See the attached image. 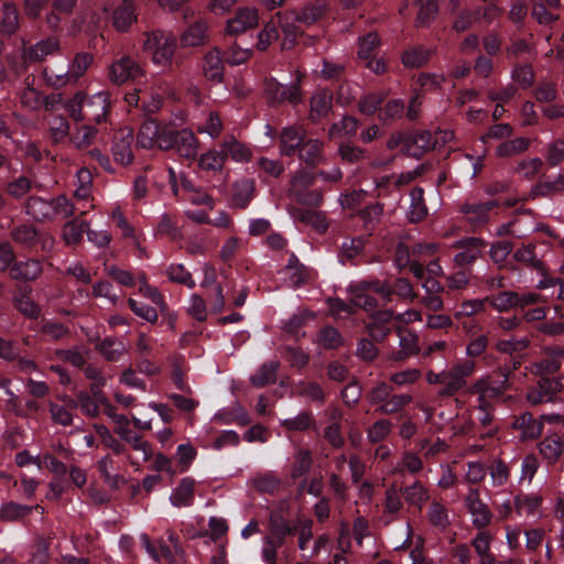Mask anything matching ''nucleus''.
<instances>
[{"label":"nucleus","mask_w":564,"mask_h":564,"mask_svg":"<svg viewBox=\"0 0 564 564\" xmlns=\"http://www.w3.org/2000/svg\"><path fill=\"white\" fill-rule=\"evenodd\" d=\"M26 213L36 221H45L57 216L70 217L76 213V209L75 205L64 195L54 199L32 196L26 203Z\"/></svg>","instance_id":"obj_1"},{"label":"nucleus","mask_w":564,"mask_h":564,"mask_svg":"<svg viewBox=\"0 0 564 564\" xmlns=\"http://www.w3.org/2000/svg\"><path fill=\"white\" fill-rule=\"evenodd\" d=\"M143 51L150 55L152 63L156 66L166 67L171 65L175 48V36L162 30H155L145 34Z\"/></svg>","instance_id":"obj_2"},{"label":"nucleus","mask_w":564,"mask_h":564,"mask_svg":"<svg viewBox=\"0 0 564 564\" xmlns=\"http://www.w3.org/2000/svg\"><path fill=\"white\" fill-rule=\"evenodd\" d=\"M476 370L473 360H463L444 370L443 388L440 391L442 397H452L467 386V378Z\"/></svg>","instance_id":"obj_3"},{"label":"nucleus","mask_w":564,"mask_h":564,"mask_svg":"<svg viewBox=\"0 0 564 564\" xmlns=\"http://www.w3.org/2000/svg\"><path fill=\"white\" fill-rule=\"evenodd\" d=\"M541 354V359L528 367L531 375L543 377L561 370L564 360V346L547 345L542 348Z\"/></svg>","instance_id":"obj_4"},{"label":"nucleus","mask_w":564,"mask_h":564,"mask_svg":"<svg viewBox=\"0 0 564 564\" xmlns=\"http://www.w3.org/2000/svg\"><path fill=\"white\" fill-rule=\"evenodd\" d=\"M264 94L271 105H280L284 101L299 104L302 100L300 77L290 85H282L273 78L267 79L264 82Z\"/></svg>","instance_id":"obj_5"},{"label":"nucleus","mask_w":564,"mask_h":564,"mask_svg":"<svg viewBox=\"0 0 564 564\" xmlns=\"http://www.w3.org/2000/svg\"><path fill=\"white\" fill-rule=\"evenodd\" d=\"M144 75L141 65L130 56H122L109 66L108 78L116 85L134 80Z\"/></svg>","instance_id":"obj_6"},{"label":"nucleus","mask_w":564,"mask_h":564,"mask_svg":"<svg viewBox=\"0 0 564 564\" xmlns=\"http://www.w3.org/2000/svg\"><path fill=\"white\" fill-rule=\"evenodd\" d=\"M563 383L560 378L541 377L527 393V400L532 404L554 402L557 393L562 390Z\"/></svg>","instance_id":"obj_7"},{"label":"nucleus","mask_w":564,"mask_h":564,"mask_svg":"<svg viewBox=\"0 0 564 564\" xmlns=\"http://www.w3.org/2000/svg\"><path fill=\"white\" fill-rule=\"evenodd\" d=\"M314 174L300 170L291 178V192L300 203L308 205H318L322 202V195L317 192L304 194L303 191L314 182Z\"/></svg>","instance_id":"obj_8"},{"label":"nucleus","mask_w":564,"mask_h":564,"mask_svg":"<svg viewBox=\"0 0 564 564\" xmlns=\"http://www.w3.org/2000/svg\"><path fill=\"white\" fill-rule=\"evenodd\" d=\"M94 56L88 52H79L69 62L65 74L53 76L57 85L63 83H73L75 85L82 78L93 64Z\"/></svg>","instance_id":"obj_9"},{"label":"nucleus","mask_w":564,"mask_h":564,"mask_svg":"<svg viewBox=\"0 0 564 564\" xmlns=\"http://www.w3.org/2000/svg\"><path fill=\"white\" fill-rule=\"evenodd\" d=\"M259 23V13L256 8H240L235 15L227 21L226 32L235 35L254 29Z\"/></svg>","instance_id":"obj_10"},{"label":"nucleus","mask_w":564,"mask_h":564,"mask_svg":"<svg viewBox=\"0 0 564 564\" xmlns=\"http://www.w3.org/2000/svg\"><path fill=\"white\" fill-rule=\"evenodd\" d=\"M465 505L468 509L473 524L477 528H485L491 521V512L488 506L480 499L477 489H470L465 498Z\"/></svg>","instance_id":"obj_11"},{"label":"nucleus","mask_w":564,"mask_h":564,"mask_svg":"<svg viewBox=\"0 0 564 564\" xmlns=\"http://www.w3.org/2000/svg\"><path fill=\"white\" fill-rule=\"evenodd\" d=\"M497 206L498 203L496 200L466 203L460 207V212L474 228H479L489 221L490 212Z\"/></svg>","instance_id":"obj_12"},{"label":"nucleus","mask_w":564,"mask_h":564,"mask_svg":"<svg viewBox=\"0 0 564 564\" xmlns=\"http://www.w3.org/2000/svg\"><path fill=\"white\" fill-rule=\"evenodd\" d=\"M91 183V172L88 169H80L76 174V188L74 191V197L77 199V203H82V206H75L79 215H85L89 209L94 208V204L90 202Z\"/></svg>","instance_id":"obj_13"},{"label":"nucleus","mask_w":564,"mask_h":564,"mask_svg":"<svg viewBox=\"0 0 564 564\" xmlns=\"http://www.w3.org/2000/svg\"><path fill=\"white\" fill-rule=\"evenodd\" d=\"M133 133L130 129H122L115 135L112 156L121 165H129L133 161Z\"/></svg>","instance_id":"obj_14"},{"label":"nucleus","mask_w":564,"mask_h":564,"mask_svg":"<svg viewBox=\"0 0 564 564\" xmlns=\"http://www.w3.org/2000/svg\"><path fill=\"white\" fill-rule=\"evenodd\" d=\"M109 105L110 94L108 91H99L90 97L86 96V121L101 122L107 116Z\"/></svg>","instance_id":"obj_15"},{"label":"nucleus","mask_w":564,"mask_h":564,"mask_svg":"<svg viewBox=\"0 0 564 564\" xmlns=\"http://www.w3.org/2000/svg\"><path fill=\"white\" fill-rule=\"evenodd\" d=\"M199 148V141L193 130L181 129L177 130L174 137V145L172 149L186 160H195Z\"/></svg>","instance_id":"obj_16"},{"label":"nucleus","mask_w":564,"mask_h":564,"mask_svg":"<svg viewBox=\"0 0 564 564\" xmlns=\"http://www.w3.org/2000/svg\"><path fill=\"white\" fill-rule=\"evenodd\" d=\"M497 372L502 377L499 384L496 386L490 376H484L473 383L469 392H484L494 400L500 397L508 388L509 371L507 369L499 368Z\"/></svg>","instance_id":"obj_17"},{"label":"nucleus","mask_w":564,"mask_h":564,"mask_svg":"<svg viewBox=\"0 0 564 564\" xmlns=\"http://www.w3.org/2000/svg\"><path fill=\"white\" fill-rule=\"evenodd\" d=\"M305 140V131L301 127H285L280 133V152L282 155L291 156L300 150Z\"/></svg>","instance_id":"obj_18"},{"label":"nucleus","mask_w":564,"mask_h":564,"mask_svg":"<svg viewBox=\"0 0 564 564\" xmlns=\"http://www.w3.org/2000/svg\"><path fill=\"white\" fill-rule=\"evenodd\" d=\"M482 242L478 238L458 240L453 248L462 249L455 254L454 261L457 265L471 264L480 256Z\"/></svg>","instance_id":"obj_19"},{"label":"nucleus","mask_w":564,"mask_h":564,"mask_svg":"<svg viewBox=\"0 0 564 564\" xmlns=\"http://www.w3.org/2000/svg\"><path fill=\"white\" fill-rule=\"evenodd\" d=\"M542 459L555 465L564 454V444L557 434L546 435L538 445Z\"/></svg>","instance_id":"obj_20"},{"label":"nucleus","mask_w":564,"mask_h":564,"mask_svg":"<svg viewBox=\"0 0 564 564\" xmlns=\"http://www.w3.org/2000/svg\"><path fill=\"white\" fill-rule=\"evenodd\" d=\"M137 22L135 6L132 0H122L113 10L112 26L118 32H127Z\"/></svg>","instance_id":"obj_21"},{"label":"nucleus","mask_w":564,"mask_h":564,"mask_svg":"<svg viewBox=\"0 0 564 564\" xmlns=\"http://www.w3.org/2000/svg\"><path fill=\"white\" fill-rule=\"evenodd\" d=\"M58 50L59 41L56 37H47L24 50L23 58L32 63L42 62Z\"/></svg>","instance_id":"obj_22"},{"label":"nucleus","mask_w":564,"mask_h":564,"mask_svg":"<svg viewBox=\"0 0 564 564\" xmlns=\"http://www.w3.org/2000/svg\"><path fill=\"white\" fill-rule=\"evenodd\" d=\"M433 149L432 134L429 131H421L403 140V152L413 158H420Z\"/></svg>","instance_id":"obj_23"},{"label":"nucleus","mask_w":564,"mask_h":564,"mask_svg":"<svg viewBox=\"0 0 564 564\" xmlns=\"http://www.w3.org/2000/svg\"><path fill=\"white\" fill-rule=\"evenodd\" d=\"M196 481L192 477L183 478L173 489L170 501L176 508L189 507L194 502Z\"/></svg>","instance_id":"obj_24"},{"label":"nucleus","mask_w":564,"mask_h":564,"mask_svg":"<svg viewBox=\"0 0 564 564\" xmlns=\"http://www.w3.org/2000/svg\"><path fill=\"white\" fill-rule=\"evenodd\" d=\"M96 349L107 361H118L128 352L127 344L116 337H106L96 345Z\"/></svg>","instance_id":"obj_25"},{"label":"nucleus","mask_w":564,"mask_h":564,"mask_svg":"<svg viewBox=\"0 0 564 564\" xmlns=\"http://www.w3.org/2000/svg\"><path fill=\"white\" fill-rule=\"evenodd\" d=\"M219 148L224 152L225 160L230 158L237 163H245L251 159V151L234 135H227L219 144Z\"/></svg>","instance_id":"obj_26"},{"label":"nucleus","mask_w":564,"mask_h":564,"mask_svg":"<svg viewBox=\"0 0 564 564\" xmlns=\"http://www.w3.org/2000/svg\"><path fill=\"white\" fill-rule=\"evenodd\" d=\"M276 533L275 538L265 536L262 544V558L265 564H275L276 563V552L278 549L282 545L283 536L292 531L291 528L283 524L281 529L274 528Z\"/></svg>","instance_id":"obj_27"},{"label":"nucleus","mask_w":564,"mask_h":564,"mask_svg":"<svg viewBox=\"0 0 564 564\" xmlns=\"http://www.w3.org/2000/svg\"><path fill=\"white\" fill-rule=\"evenodd\" d=\"M42 264L36 259L21 261L11 267L10 275L14 280L33 281L42 274Z\"/></svg>","instance_id":"obj_28"},{"label":"nucleus","mask_w":564,"mask_h":564,"mask_svg":"<svg viewBox=\"0 0 564 564\" xmlns=\"http://www.w3.org/2000/svg\"><path fill=\"white\" fill-rule=\"evenodd\" d=\"M33 80L26 77L24 80V87L19 93V100L23 108L35 111L42 107L43 95L33 86Z\"/></svg>","instance_id":"obj_29"},{"label":"nucleus","mask_w":564,"mask_h":564,"mask_svg":"<svg viewBox=\"0 0 564 564\" xmlns=\"http://www.w3.org/2000/svg\"><path fill=\"white\" fill-rule=\"evenodd\" d=\"M399 345L401 350L390 356L391 360L402 361L419 351V337L415 333L399 329Z\"/></svg>","instance_id":"obj_30"},{"label":"nucleus","mask_w":564,"mask_h":564,"mask_svg":"<svg viewBox=\"0 0 564 564\" xmlns=\"http://www.w3.org/2000/svg\"><path fill=\"white\" fill-rule=\"evenodd\" d=\"M223 72L224 65L220 51L214 48L205 55L203 73L207 79L219 83L223 79Z\"/></svg>","instance_id":"obj_31"},{"label":"nucleus","mask_w":564,"mask_h":564,"mask_svg":"<svg viewBox=\"0 0 564 564\" xmlns=\"http://www.w3.org/2000/svg\"><path fill=\"white\" fill-rule=\"evenodd\" d=\"M284 271L290 284L295 288L305 284L312 279V272L300 263L294 254H291Z\"/></svg>","instance_id":"obj_32"},{"label":"nucleus","mask_w":564,"mask_h":564,"mask_svg":"<svg viewBox=\"0 0 564 564\" xmlns=\"http://www.w3.org/2000/svg\"><path fill=\"white\" fill-rule=\"evenodd\" d=\"M513 426L521 430V437L534 440L542 434V422L535 420L530 413H523L516 419Z\"/></svg>","instance_id":"obj_33"},{"label":"nucleus","mask_w":564,"mask_h":564,"mask_svg":"<svg viewBox=\"0 0 564 564\" xmlns=\"http://www.w3.org/2000/svg\"><path fill=\"white\" fill-rule=\"evenodd\" d=\"M519 293L514 291H501L495 295L486 296L488 304L499 313L518 308Z\"/></svg>","instance_id":"obj_34"},{"label":"nucleus","mask_w":564,"mask_h":564,"mask_svg":"<svg viewBox=\"0 0 564 564\" xmlns=\"http://www.w3.org/2000/svg\"><path fill=\"white\" fill-rule=\"evenodd\" d=\"M329 417L332 422L325 429V438L336 448L343 446L344 444V437L341 435V417L343 413L339 409L334 408L328 411Z\"/></svg>","instance_id":"obj_35"},{"label":"nucleus","mask_w":564,"mask_h":564,"mask_svg":"<svg viewBox=\"0 0 564 564\" xmlns=\"http://www.w3.org/2000/svg\"><path fill=\"white\" fill-rule=\"evenodd\" d=\"M323 143L317 139L304 140L299 156L310 165H317L323 161Z\"/></svg>","instance_id":"obj_36"},{"label":"nucleus","mask_w":564,"mask_h":564,"mask_svg":"<svg viewBox=\"0 0 564 564\" xmlns=\"http://www.w3.org/2000/svg\"><path fill=\"white\" fill-rule=\"evenodd\" d=\"M370 291L365 282L349 288L350 302L354 306L365 311H372L377 306L375 297L368 294Z\"/></svg>","instance_id":"obj_37"},{"label":"nucleus","mask_w":564,"mask_h":564,"mask_svg":"<svg viewBox=\"0 0 564 564\" xmlns=\"http://www.w3.org/2000/svg\"><path fill=\"white\" fill-rule=\"evenodd\" d=\"M533 195L549 197L564 193V176L555 175L553 178L540 181L532 189Z\"/></svg>","instance_id":"obj_38"},{"label":"nucleus","mask_w":564,"mask_h":564,"mask_svg":"<svg viewBox=\"0 0 564 564\" xmlns=\"http://www.w3.org/2000/svg\"><path fill=\"white\" fill-rule=\"evenodd\" d=\"M332 107V95L326 90L316 91L311 98V118L318 120L325 117Z\"/></svg>","instance_id":"obj_39"},{"label":"nucleus","mask_w":564,"mask_h":564,"mask_svg":"<svg viewBox=\"0 0 564 564\" xmlns=\"http://www.w3.org/2000/svg\"><path fill=\"white\" fill-rule=\"evenodd\" d=\"M225 156L221 148L208 150L198 159V166L206 172H220L225 166Z\"/></svg>","instance_id":"obj_40"},{"label":"nucleus","mask_w":564,"mask_h":564,"mask_svg":"<svg viewBox=\"0 0 564 564\" xmlns=\"http://www.w3.org/2000/svg\"><path fill=\"white\" fill-rule=\"evenodd\" d=\"M207 24L204 21H197L188 26L181 35L183 46H197L204 44L206 40Z\"/></svg>","instance_id":"obj_41"},{"label":"nucleus","mask_w":564,"mask_h":564,"mask_svg":"<svg viewBox=\"0 0 564 564\" xmlns=\"http://www.w3.org/2000/svg\"><path fill=\"white\" fill-rule=\"evenodd\" d=\"M167 541L170 544L164 540L158 541L160 546V560L164 558L166 562L175 564L182 555V549L178 544L177 538L171 531L167 532Z\"/></svg>","instance_id":"obj_42"},{"label":"nucleus","mask_w":564,"mask_h":564,"mask_svg":"<svg viewBox=\"0 0 564 564\" xmlns=\"http://www.w3.org/2000/svg\"><path fill=\"white\" fill-rule=\"evenodd\" d=\"M93 391L95 393V399H93L86 393H79L77 401L68 400V405L70 408L79 406L83 413L86 414L87 416H97L99 414V405H101L98 399L100 398V395L104 394L95 390Z\"/></svg>","instance_id":"obj_43"},{"label":"nucleus","mask_w":564,"mask_h":564,"mask_svg":"<svg viewBox=\"0 0 564 564\" xmlns=\"http://www.w3.org/2000/svg\"><path fill=\"white\" fill-rule=\"evenodd\" d=\"M529 147L530 140L524 137H519L500 143L496 149V154L499 158H509L525 152Z\"/></svg>","instance_id":"obj_44"},{"label":"nucleus","mask_w":564,"mask_h":564,"mask_svg":"<svg viewBox=\"0 0 564 564\" xmlns=\"http://www.w3.org/2000/svg\"><path fill=\"white\" fill-rule=\"evenodd\" d=\"M196 130L200 134H207L212 139H217L224 130L223 120L218 112L209 111L203 121L198 123Z\"/></svg>","instance_id":"obj_45"},{"label":"nucleus","mask_w":564,"mask_h":564,"mask_svg":"<svg viewBox=\"0 0 564 564\" xmlns=\"http://www.w3.org/2000/svg\"><path fill=\"white\" fill-rule=\"evenodd\" d=\"M279 362L269 361L263 364L258 371L251 377V382L256 387H264L276 381V372Z\"/></svg>","instance_id":"obj_46"},{"label":"nucleus","mask_w":564,"mask_h":564,"mask_svg":"<svg viewBox=\"0 0 564 564\" xmlns=\"http://www.w3.org/2000/svg\"><path fill=\"white\" fill-rule=\"evenodd\" d=\"M97 135V129L89 124H80L76 127L74 133L70 137V142L75 148L83 150L90 147Z\"/></svg>","instance_id":"obj_47"},{"label":"nucleus","mask_w":564,"mask_h":564,"mask_svg":"<svg viewBox=\"0 0 564 564\" xmlns=\"http://www.w3.org/2000/svg\"><path fill=\"white\" fill-rule=\"evenodd\" d=\"M405 501L419 509L423 503L429 500V491L420 481H414L412 485L402 489Z\"/></svg>","instance_id":"obj_48"},{"label":"nucleus","mask_w":564,"mask_h":564,"mask_svg":"<svg viewBox=\"0 0 564 564\" xmlns=\"http://www.w3.org/2000/svg\"><path fill=\"white\" fill-rule=\"evenodd\" d=\"M423 469L422 459L413 452H404L400 462L392 468L391 474H402L409 471L410 474H417Z\"/></svg>","instance_id":"obj_49"},{"label":"nucleus","mask_w":564,"mask_h":564,"mask_svg":"<svg viewBox=\"0 0 564 564\" xmlns=\"http://www.w3.org/2000/svg\"><path fill=\"white\" fill-rule=\"evenodd\" d=\"M160 123L155 120H147L140 128L138 134V144L143 149L155 148V140L158 137Z\"/></svg>","instance_id":"obj_50"},{"label":"nucleus","mask_w":564,"mask_h":564,"mask_svg":"<svg viewBox=\"0 0 564 564\" xmlns=\"http://www.w3.org/2000/svg\"><path fill=\"white\" fill-rule=\"evenodd\" d=\"M488 301H486V296L484 299L465 300L454 312V317L456 319H460L463 317H470L484 313Z\"/></svg>","instance_id":"obj_51"},{"label":"nucleus","mask_w":564,"mask_h":564,"mask_svg":"<svg viewBox=\"0 0 564 564\" xmlns=\"http://www.w3.org/2000/svg\"><path fill=\"white\" fill-rule=\"evenodd\" d=\"M98 471L102 476L105 482L112 488H118L126 482V479L119 474H112L113 459L106 455L97 463Z\"/></svg>","instance_id":"obj_52"},{"label":"nucleus","mask_w":564,"mask_h":564,"mask_svg":"<svg viewBox=\"0 0 564 564\" xmlns=\"http://www.w3.org/2000/svg\"><path fill=\"white\" fill-rule=\"evenodd\" d=\"M423 189L415 187L411 191V204L409 208V218L412 223L422 220L427 215V208L423 200Z\"/></svg>","instance_id":"obj_53"},{"label":"nucleus","mask_w":564,"mask_h":564,"mask_svg":"<svg viewBox=\"0 0 564 564\" xmlns=\"http://www.w3.org/2000/svg\"><path fill=\"white\" fill-rule=\"evenodd\" d=\"M88 229L87 221L70 220L64 225L63 239L66 245L74 246L80 242L83 234Z\"/></svg>","instance_id":"obj_54"},{"label":"nucleus","mask_w":564,"mask_h":564,"mask_svg":"<svg viewBox=\"0 0 564 564\" xmlns=\"http://www.w3.org/2000/svg\"><path fill=\"white\" fill-rule=\"evenodd\" d=\"M33 508L31 506L20 505L13 501L4 503L0 508V519L3 521H18L30 514Z\"/></svg>","instance_id":"obj_55"},{"label":"nucleus","mask_w":564,"mask_h":564,"mask_svg":"<svg viewBox=\"0 0 564 564\" xmlns=\"http://www.w3.org/2000/svg\"><path fill=\"white\" fill-rule=\"evenodd\" d=\"M432 55L430 48L417 46L406 50L402 55V62L406 67H421Z\"/></svg>","instance_id":"obj_56"},{"label":"nucleus","mask_w":564,"mask_h":564,"mask_svg":"<svg viewBox=\"0 0 564 564\" xmlns=\"http://www.w3.org/2000/svg\"><path fill=\"white\" fill-rule=\"evenodd\" d=\"M294 394L308 401L322 402L324 392L318 383L312 381H300L294 387Z\"/></svg>","instance_id":"obj_57"},{"label":"nucleus","mask_w":564,"mask_h":564,"mask_svg":"<svg viewBox=\"0 0 564 564\" xmlns=\"http://www.w3.org/2000/svg\"><path fill=\"white\" fill-rule=\"evenodd\" d=\"M48 131L51 139L55 143L62 142L69 134V123L67 119L61 115L53 116L48 119Z\"/></svg>","instance_id":"obj_58"},{"label":"nucleus","mask_w":564,"mask_h":564,"mask_svg":"<svg viewBox=\"0 0 564 564\" xmlns=\"http://www.w3.org/2000/svg\"><path fill=\"white\" fill-rule=\"evenodd\" d=\"M314 424V417L311 412H301L296 416L281 421V426L290 432H304Z\"/></svg>","instance_id":"obj_59"},{"label":"nucleus","mask_w":564,"mask_h":564,"mask_svg":"<svg viewBox=\"0 0 564 564\" xmlns=\"http://www.w3.org/2000/svg\"><path fill=\"white\" fill-rule=\"evenodd\" d=\"M358 129V120L350 116H345L340 121L334 123L329 129L330 138L351 137Z\"/></svg>","instance_id":"obj_60"},{"label":"nucleus","mask_w":564,"mask_h":564,"mask_svg":"<svg viewBox=\"0 0 564 564\" xmlns=\"http://www.w3.org/2000/svg\"><path fill=\"white\" fill-rule=\"evenodd\" d=\"M492 486L500 487L508 482L510 470L501 459H495L487 468Z\"/></svg>","instance_id":"obj_61"},{"label":"nucleus","mask_w":564,"mask_h":564,"mask_svg":"<svg viewBox=\"0 0 564 564\" xmlns=\"http://www.w3.org/2000/svg\"><path fill=\"white\" fill-rule=\"evenodd\" d=\"M166 275L170 281L183 284L188 289H193L196 285L192 274L181 263H172L169 265L166 269Z\"/></svg>","instance_id":"obj_62"},{"label":"nucleus","mask_w":564,"mask_h":564,"mask_svg":"<svg viewBox=\"0 0 564 564\" xmlns=\"http://www.w3.org/2000/svg\"><path fill=\"white\" fill-rule=\"evenodd\" d=\"M416 4L420 7L416 15L417 25H427L436 17L438 12V6L435 0H416Z\"/></svg>","instance_id":"obj_63"},{"label":"nucleus","mask_w":564,"mask_h":564,"mask_svg":"<svg viewBox=\"0 0 564 564\" xmlns=\"http://www.w3.org/2000/svg\"><path fill=\"white\" fill-rule=\"evenodd\" d=\"M545 160L550 166H557L564 163V140L554 139L547 143L545 149Z\"/></svg>","instance_id":"obj_64"}]
</instances>
